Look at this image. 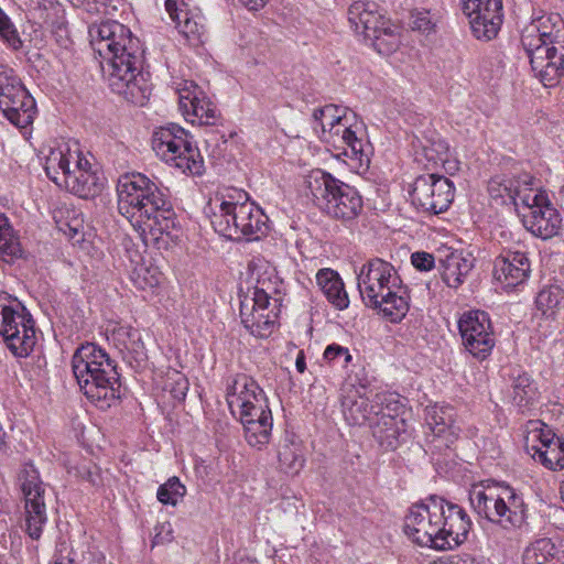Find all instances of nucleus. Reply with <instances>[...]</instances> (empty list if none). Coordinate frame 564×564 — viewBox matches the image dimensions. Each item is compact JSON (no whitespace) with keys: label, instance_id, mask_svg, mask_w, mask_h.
Instances as JSON below:
<instances>
[{"label":"nucleus","instance_id":"nucleus-1","mask_svg":"<svg viewBox=\"0 0 564 564\" xmlns=\"http://www.w3.org/2000/svg\"><path fill=\"white\" fill-rule=\"evenodd\" d=\"M90 45L101 58L100 66L111 90L143 106L151 95L150 73L143 69L144 51L130 29L117 21L89 28Z\"/></svg>","mask_w":564,"mask_h":564},{"label":"nucleus","instance_id":"nucleus-2","mask_svg":"<svg viewBox=\"0 0 564 564\" xmlns=\"http://www.w3.org/2000/svg\"><path fill=\"white\" fill-rule=\"evenodd\" d=\"M167 189L142 173H127L117 183V206L138 232L144 245L170 234L175 227V213Z\"/></svg>","mask_w":564,"mask_h":564},{"label":"nucleus","instance_id":"nucleus-3","mask_svg":"<svg viewBox=\"0 0 564 564\" xmlns=\"http://www.w3.org/2000/svg\"><path fill=\"white\" fill-rule=\"evenodd\" d=\"M473 522L457 503L430 496L413 505L404 519V533L420 546L448 550L467 540Z\"/></svg>","mask_w":564,"mask_h":564},{"label":"nucleus","instance_id":"nucleus-4","mask_svg":"<svg viewBox=\"0 0 564 564\" xmlns=\"http://www.w3.org/2000/svg\"><path fill=\"white\" fill-rule=\"evenodd\" d=\"M521 45L534 76L545 87L555 86L564 75V20L557 13L543 14L527 25Z\"/></svg>","mask_w":564,"mask_h":564},{"label":"nucleus","instance_id":"nucleus-5","mask_svg":"<svg viewBox=\"0 0 564 564\" xmlns=\"http://www.w3.org/2000/svg\"><path fill=\"white\" fill-rule=\"evenodd\" d=\"M358 290L367 307L391 323L401 322L410 308V292L395 268L381 258L365 262L357 275Z\"/></svg>","mask_w":564,"mask_h":564},{"label":"nucleus","instance_id":"nucleus-6","mask_svg":"<svg viewBox=\"0 0 564 564\" xmlns=\"http://www.w3.org/2000/svg\"><path fill=\"white\" fill-rule=\"evenodd\" d=\"M72 370L80 391L97 408L107 410L120 399L117 365L96 344L86 343L75 350Z\"/></svg>","mask_w":564,"mask_h":564},{"label":"nucleus","instance_id":"nucleus-7","mask_svg":"<svg viewBox=\"0 0 564 564\" xmlns=\"http://www.w3.org/2000/svg\"><path fill=\"white\" fill-rule=\"evenodd\" d=\"M314 130L319 139L343 150V154L360 166L369 165L371 144L365 138V127L354 112L329 104L313 111Z\"/></svg>","mask_w":564,"mask_h":564},{"label":"nucleus","instance_id":"nucleus-8","mask_svg":"<svg viewBox=\"0 0 564 564\" xmlns=\"http://www.w3.org/2000/svg\"><path fill=\"white\" fill-rule=\"evenodd\" d=\"M218 200V198L216 199ZM212 225L219 235L230 240H259L268 231V217L250 200L243 189L228 188L219 198Z\"/></svg>","mask_w":564,"mask_h":564},{"label":"nucleus","instance_id":"nucleus-9","mask_svg":"<svg viewBox=\"0 0 564 564\" xmlns=\"http://www.w3.org/2000/svg\"><path fill=\"white\" fill-rule=\"evenodd\" d=\"M307 194L328 216L355 220L362 212L364 202L358 191L322 170L312 171L306 177Z\"/></svg>","mask_w":564,"mask_h":564},{"label":"nucleus","instance_id":"nucleus-10","mask_svg":"<svg viewBox=\"0 0 564 564\" xmlns=\"http://www.w3.org/2000/svg\"><path fill=\"white\" fill-rule=\"evenodd\" d=\"M152 149L162 161L188 175H202L204 160L189 133L176 123L158 128L152 135Z\"/></svg>","mask_w":564,"mask_h":564},{"label":"nucleus","instance_id":"nucleus-11","mask_svg":"<svg viewBox=\"0 0 564 564\" xmlns=\"http://www.w3.org/2000/svg\"><path fill=\"white\" fill-rule=\"evenodd\" d=\"M350 29L380 54L393 51L399 44L394 25L381 12L379 6L369 0H356L347 10Z\"/></svg>","mask_w":564,"mask_h":564},{"label":"nucleus","instance_id":"nucleus-12","mask_svg":"<svg viewBox=\"0 0 564 564\" xmlns=\"http://www.w3.org/2000/svg\"><path fill=\"white\" fill-rule=\"evenodd\" d=\"M176 91L180 110L184 118L193 124L207 127L204 132L206 145L218 147L219 142L225 144L227 142L225 133L213 128L217 126L220 118L219 111L204 91L195 83L187 80L180 83Z\"/></svg>","mask_w":564,"mask_h":564},{"label":"nucleus","instance_id":"nucleus-13","mask_svg":"<svg viewBox=\"0 0 564 564\" xmlns=\"http://www.w3.org/2000/svg\"><path fill=\"white\" fill-rule=\"evenodd\" d=\"M0 335L17 357H28L36 344L34 321L25 307L0 304Z\"/></svg>","mask_w":564,"mask_h":564},{"label":"nucleus","instance_id":"nucleus-14","mask_svg":"<svg viewBox=\"0 0 564 564\" xmlns=\"http://www.w3.org/2000/svg\"><path fill=\"white\" fill-rule=\"evenodd\" d=\"M20 481L24 497V531L32 540H40L47 522L44 484L33 465L23 468Z\"/></svg>","mask_w":564,"mask_h":564},{"label":"nucleus","instance_id":"nucleus-15","mask_svg":"<svg viewBox=\"0 0 564 564\" xmlns=\"http://www.w3.org/2000/svg\"><path fill=\"white\" fill-rule=\"evenodd\" d=\"M454 184L447 177L426 174L415 178L410 195L416 209L430 215H438L449 208L454 199Z\"/></svg>","mask_w":564,"mask_h":564},{"label":"nucleus","instance_id":"nucleus-16","mask_svg":"<svg viewBox=\"0 0 564 564\" xmlns=\"http://www.w3.org/2000/svg\"><path fill=\"white\" fill-rule=\"evenodd\" d=\"M458 330L466 351L482 361L495 347L496 340L490 317L487 312L475 310L462 314Z\"/></svg>","mask_w":564,"mask_h":564},{"label":"nucleus","instance_id":"nucleus-17","mask_svg":"<svg viewBox=\"0 0 564 564\" xmlns=\"http://www.w3.org/2000/svg\"><path fill=\"white\" fill-rule=\"evenodd\" d=\"M383 406L387 410L397 411L402 408V403L398 400L397 395L389 392H381L375 394L369 400L368 398L358 394L357 391H351L345 394L341 399L343 414L349 425L362 426L371 424L382 413Z\"/></svg>","mask_w":564,"mask_h":564},{"label":"nucleus","instance_id":"nucleus-18","mask_svg":"<svg viewBox=\"0 0 564 564\" xmlns=\"http://www.w3.org/2000/svg\"><path fill=\"white\" fill-rule=\"evenodd\" d=\"M474 36L481 41L495 39L501 28L502 0H460Z\"/></svg>","mask_w":564,"mask_h":564},{"label":"nucleus","instance_id":"nucleus-19","mask_svg":"<svg viewBox=\"0 0 564 564\" xmlns=\"http://www.w3.org/2000/svg\"><path fill=\"white\" fill-rule=\"evenodd\" d=\"M531 263L525 252L503 250L494 260L492 276L506 290L527 281Z\"/></svg>","mask_w":564,"mask_h":564},{"label":"nucleus","instance_id":"nucleus-20","mask_svg":"<svg viewBox=\"0 0 564 564\" xmlns=\"http://www.w3.org/2000/svg\"><path fill=\"white\" fill-rule=\"evenodd\" d=\"M425 421L431 434L429 442L442 451L449 448L458 438L460 429L455 424V413L451 406L433 405L425 410Z\"/></svg>","mask_w":564,"mask_h":564},{"label":"nucleus","instance_id":"nucleus-21","mask_svg":"<svg viewBox=\"0 0 564 564\" xmlns=\"http://www.w3.org/2000/svg\"><path fill=\"white\" fill-rule=\"evenodd\" d=\"M240 318L245 328L259 338L269 337L278 319V308L273 304H260L249 295L240 301Z\"/></svg>","mask_w":564,"mask_h":564},{"label":"nucleus","instance_id":"nucleus-22","mask_svg":"<svg viewBox=\"0 0 564 564\" xmlns=\"http://www.w3.org/2000/svg\"><path fill=\"white\" fill-rule=\"evenodd\" d=\"M89 167V162L78 154L69 171L66 172L62 186L85 199L99 195L104 188L102 180Z\"/></svg>","mask_w":564,"mask_h":564},{"label":"nucleus","instance_id":"nucleus-23","mask_svg":"<svg viewBox=\"0 0 564 564\" xmlns=\"http://www.w3.org/2000/svg\"><path fill=\"white\" fill-rule=\"evenodd\" d=\"M508 486L489 480L473 485L469 490V501L474 511L491 523L496 522L505 492Z\"/></svg>","mask_w":564,"mask_h":564},{"label":"nucleus","instance_id":"nucleus-24","mask_svg":"<svg viewBox=\"0 0 564 564\" xmlns=\"http://www.w3.org/2000/svg\"><path fill=\"white\" fill-rule=\"evenodd\" d=\"M522 223L532 235L546 240L560 234L562 218L557 209L547 200L523 214Z\"/></svg>","mask_w":564,"mask_h":564},{"label":"nucleus","instance_id":"nucleus-25","mask_svg":"<svg viewBox=\"0 0 564 564\" xmlns=\"http://www.w3.org/2000/svg\"><path fill=\"white\" fill-rule=\"evenodd\" d=\"M267 398L258 382L245 373L229 377L227 380V403L232 413L236 408H250L258 403L256 400Z\"/></svg>","mask_w":564,"mask_h":564},{"label":"nucleus","instance_id":"nucleus-26","mask_svg":"<svg viewBox=\"0 0 564 564\" xmlns=\"http://www.w3.org/2000/svg\"><path fill=\"white\" fill-rule=\"evenodd\" d=\"M399 410L393 411L383 406L382 413L371 424L372 435L384 449H395L400 443L401 437L405 433V420L399 417Z\"/></svg>","mask_w":564,"mask_h":564},{"label":"nucleus","instance_id":"nucleus-27","mask_svg":"<svg viewBox=\"0 0 564 564\" xmlns=\"http://www.w3.org/2000/svg\"><path fill=\"white\" fill-rule=\"evenodd\" d=\"M165 10L180 33L193 43L202 42L205 24L200 14L188 10L186 4L180 0H165Z\"/></svg>","mask_w":564,"mask_h":564},{"label":"nucleus","instance_id":"nucleus-28","mask_svg":"<svg viewBox=\"0 0 564 564\" xmlns=\"http://www.w3.org/2000/svg\"><path fill=\"white\" fill-rule=\"evenodd\" d=\"M502 502L505 506L500 507L495 524L505 530H518L527 525L528 505L522 494L508 486Z\"/></svg>","mask_w":564,"mask_h":564},{"label":"nucleus","instance_id":"nucleus-29","mask_svg":"<svg viewBox=\"0 0 564 564\" xmlns=\"http://www.w3.org/2000/svg\"><path fill=\"white\" fill-rule=\"evenodd\" d=\"M533 177L529 174L519 175L516 180H509L503 185V191L508 195L514 206H523L528 212L533 210L535 207L543 205L549 200L547 196L542 192H534L531 187Z\"/></svg>","mask_w":564,"mask_h":564},{"label":"nucleus","instance_id":"nucleus-30","mask_svg":"<svg viewBox=\"0 0 564 564\" xmlns=\"http://www.w3.org/2000/svg\"><path fill=\"white\" fill-rule=\"evenodd\" d=\"M0 111L15 127L26 128L30 126L36 113V104L28 90L24 96L3 99L0 102Z\"/></svg>","mask_w":564,"mask_h":564},{"label":"nucleus","instance_id":"nucleus-31","mask_svg":"<svg viewBox=\"0 0 564 564\" xmlns=\"http://www.w3.org/2000/svg\"><path fill=\"white\" fill-rule=\"evenodd\" d=\"M316 283L335 308L343 311L348 307V294L338 272L328 268L321 269L316 273Z\"/></svg>","mask_w":564,"mask_h":564},{"label":"nucleus","instance_id":"nucleus-32","mask_svg":"<svg viewBox=\"0 0 564 564\" xmlns=\"http://www.w3.org/2000/svg\"><path fill=\"white\" fill-rule=\"evenodd\" d=\"M78 154V151H70L68 147L51 150L44 166L47 177L58 186H62L66 172L69 171Z\"/></svg>","mask_w":564,"mask_h":564},{"label":"nucleus","instance_id":"nucleus-33","mask_svg":"<svg viewBox=\"0 0 564 564\" xmlns=\"http://www.w3.org/2000/svg\"><path fill=\"white\" fill-rule=\"evenodd\" d=\"M564 550L549 538L536 539L531 542L523 551V564H556Z\"/></svg>","mask_w":564,"mask_h":564},{"label":"nucleus","instance_id":"nucleus-34","mask_svg":"<svg viewBox=\"0 0 564 564\" xmlns=\"http://www.w3.org/2000/svg\"><path fill=\"white\" fill-rule=\"evenodd\" d=\"M282 281L274 274V270H265L263 275H259L254 286L251 300L258 301L260 304H273L274 308H279L282 302L280 286Z\"/></svg>","mask_w":564,"mask_h":564},{"label":"nucleus","instance_id":"nucleus-35","mask_svg":"<svg viewBox=\"0 0 564 564\" xmlns=\"http://www.w3.org/2000/svg\"><path fill=\"white\" fill-rule=\"evenodd\" d=\"M278 459L279 466L284 473L299 474L305 463L301 443L286 436L279 445Z\"/></svg>","mask_w":564,"mask_h":564},{"label":"nucleus","instance_id":"nucleus-36","mask_svg":"<svg viewBox=\"0 0 564 564\" xmlns=\"http://www.w3.org/2000/svg\"><path fill=\"white\" fill-rule=\"evenodd\" d=\"M539 395L533 379L525 372L518 375L511 384L510 399L520 411H525L534 404Z\"/></svg>","mask_w":564,"mask_h":564},{"label":"nucleus","instance_id":"nucleus-37","mask_svg":"<svg viewBox=\"0 0 564 564\" xmlns=\"http://www.w3.org/2000/svg\"><path fill=\"white\" fill-rule=\"evenodd\" d=\"M531 456L550 470L564 468V445L560 441L541 440V446H531Z\"/></svg>","mask_w":564,"mask_h":564},{"label":"nucleus","instance_id":"nucleus-38","mask_svg":"<svg viewBox=\"0 0 564 564\" xmlns=\"http://www.w3.org/2000/svg\"><path fill=\"white\" fill-rule=\"evenodd\" d=\"M22 256V248L9 218L0 213V259L10 262Z\"/></svg>","mask_w":564,"mask_h":564},{"label":"nucleus","instance_id":"nucleus-39","mask_svg":"<svg viewBox=\"0 0 564 564\" xmlns=\"http://www.w3.org/2000/svg\"><path fill=\"white\" fill-rule=\"evenodd\" d=\"M473 268L474 264L470 259L452 254L445 261L442 279L449 288L456 289L463 284Z\"/></svg>","mask_w":564,"mask_h":564},{"label":"nucleus","instance_id":"nucleus-40","mask_svg":"<svg viewBox=\"0 0 564 564\" xmlns=\"http://www.w3.org/2000/svg\"><path fill=\"white\" fill-rule=\"evenodd\" d=\"M272 426L273 419L268 420V416L251 423L247 420V423L243 424L247 443L251 447L262 449L270 442Z\"/></svg>","mask_w":564,"mask_h":564},{"label":"nucleus","instance_id":"nucleus-41","mask_svg":"<svg viewBox=\"0 0 564 564\" xmlns=\"http://www.w3.org/2000/svg\"><path fill=\"white\" fill-rule=\"evenodd\" d=\"M564 300V291L560 286H550L541 290L535 299L538 311L546 318H555Z\"/></svg>","mask_w":564,"mask_h":564},{"label":"nucleus","instance_id":"nucleus-42","mask_svg":"<svg viewBox=\"0 0 564 564\" xmlns=\"http://www.w3.org/2000/svg\"><path fill=\"white\" fill-rule=\"evenodd\" d=\"M28 90L15 72L7 65H0V102L3 99L24 96Z\"/></svg>","mask_w":564,"mask_h":564},{"label":"nucleus","instance_id":"nucleus-43","mask_svg":"<svg viewBox=\"0 0 564 564\" xmlns=\"http://www.w3.org/2000/svg\"><path fill=\"white\" fill-rule=\"evenodd\" d=\"M185 495L186 487L176 476L169 478L156 491V498L161 503L173 507L181 502Z\"/></svg>","mask_w":564,"mask_h":564},{"label":"nucleus","instance_id":"nucleus-44","mask_svg":"<svg viewBox=\"0 0 564 564\" xmlns=\"http://www.w3.org/2000/svg\"><path fill=\"white\" fill-rule=\"evenodd\" d=\"M116 335L118 340L122 341L123 349L131 352L137 361L145 358L144 344L137 329L121 327L117 330Z\"/></svg>","mask_w":564,"mask_h":564},{"label":"nucleus","instance_id":"nucleus-45","mask_svg":"<svg viewBox=\"0 0 564 564\" xmlns=\"http://www.w3.org/2000/svg\"><path fill=\"white\" fill-rule=\"evenodd\" d=\"M131 280L138 289H153L160 284L161 273L156 267L140 263L133 269Z\"/></svg>","mask_w":564,"mask_h":564},{"label":"nucleus","instance_id":"nucleus-46","mask_svg":"<svg viewBox=\"0 0 564 564\" xmlns=\"http://www.w3.org/2000/svg\"><path fill=\"white\" fill-rule=\"evenodd\" d=\"M256 401L258 403H256L254 406L237 408L239 410L240 421L242 424L247 423V420L250 421V423L252 421L262 420L263 416H268V420L272 419L268 398H262L260 395V399Z\"/></svg>","mask_w":564,"mask_h":564},{"label":"nucleus","instance_id":"nucleus-47","mask_svg":"<svg viewBox=\"0 0 564 564\" xmlns=\"http://www.w3.org/2000/svg\"><path fill=\"white\" fill-rule=\"evenodd\" d=\"M0 36L13 48L19 50L22 42L10 19L0 8Z\"/></svg>","mask_w":564,"mask_h":564},{"label":"nucleus","instance_id":"nucleus-48","mask_svg":"<svg viewBox=\"0 0 564 564\" xmlns=\"http://www.w3.org/2000/svg\"><path fill=\"white\" fill-rule=\"evenodd\" d=\"M411 28L420 32L430 33L434 30L435 23L432 21L429 11H416L411 15Z\"/></svg>","mask_w":564,"mask_h":564},{"label":"nucleus","instance_id":"nucleus-49","mask_svg":"<svg viewBox=\"0 0 564 564\" xmlns=\"http://www.w3.org/2000/svg\"><path fill=\"white\" fill-rule=\"evenodd\" d=\"M323 357L328 362H334L343 358V366H347L351 361V355L348 348L337 344H332L324 350Z\"/></svg>","mask_w":564,"mask_h":564},{"label":"nucleus","instance_id":"nucleus-50","mask_svg":"<svg viewBox=\"0 0 564 564\" xmlns=\"http://www.w3.org/2000/svg\"><path fill=\"white\" fill-rule=\"evenodd\" d=\"M411 262L420 271H430L434 268V257L427 252H414Z\"/></svg>","mask_w":564,"mask_h":564},{"label":"nucleus","instance_id":"nucleus-51","mask_svg":"<svg viewBox=\"0 0 564 564\" xmlns=\"http://www.w3.org/2000/svg\"><path fill=\"white\" fill-rule=\"evenodd\" d=\"M75 8H83L89 13H99L106 9L108 0H69Z\"/></svg>","mask_w":564,"mask_h":564},{"label":"nucleus","instance_id":"nucleus-52","mask_svg":"<svg viewBox=\"0 0 564 564\" xmlns=\"http://www.w3.org/2000/svg\"><path fill=\"white\" fill-rule=\"evenodd\" d=\"M173 540V529L170 522H163L155 527L154 544H164Z\"/></svg>","mask_w":564,"mask_h":564},{"label":"nucleus","instance_id":"nucleus-53","mask_svg":"<svg viewBox=\"0 0 564 564\" xmlns=\"http://www.w3.org/2000/svg\"><path fill=\"white\" fill-rule=\"evenodd\" d=\"M188 391V381L184 377H178L175 380V386L171 389L173 398L177 401L185 399Z\"/></svg>","mask_w":564,"mask_h":564},{"label":"nucleus","instance_id":"nucleus-54","mask_svg":"<svg viewBox=\"0 0 564 564\" xmlns=\"http://www.w3.org/2000/svg\"><path fill=\"white\" fill-rule=\"evenodd\" d=\"M431 564H477L475 558L468 554L454 555L445 560H438Z\"/></svg>","mask_w":564,"mask_h":564},{"label":"nucleus","instance_id":"nucleus-55","mask_svg":"<svg viewBox=\"0 0 564 564\" xmlns=\"http://www.w3.org/2000/svg\"><path fill=\"white\" fill-rule=\"evenodd\" d=\"M516 178L517 177H510V180H516ZM507 181H509V178H503L501 181H499V180H491L489 182V187H488L490 194L494 197H501L502 199L508 198V195L503 191V185L499 184V183H506Z\"/></svg>","mask_w":564,"mask_h":564},{"label":"nucleus","instance_id":"nucleus-56","mask_svg":"<svg viewBox=\"0 0 564 564\" xmlns=\"http://www.w3.org/2000/svg\"><path fill=\"white\" fill-rule=\"evenodd\" d=\"M249 11H259L265 7L268 0H238Z\"/></svg>","mask_w":564,"mask_h":564},{"label":"nucleus","instance_id":"nucleus-57","mask_svg":"<svg viewBox=\"0 0 564 564\" xmlns=\"http://www.w3.org/2000/svg\"><path fill=\"white\" fill-rule=\"evenodd\" d=\"M295 367L300 373H303L306 369L305 355H304L303 350H300L297 352L296 360H295Z\"/></svg>","mask_w":564,"mask_h":564},{"label":"nucleus","instance_id":"nucleus-58","mask_svg":"<svg viewBox=\"0 0 564 564\" xmlns=\"http://www.w3.org/2000/svg\"><path fill=\"white\" fill-rule=\"evenodd\" d=\"M53 564H74V560L59 553L54 555Z\"/></svg>","mask_w":564,"mask_h":564},{"label":"nucleus","instance_id":"nucleus-59","mask_svg":"<svg viewBox=\"0 0 564 564\" xmlns=\"http://www.w3.org/2000/svg\"><path fill=\"white\" fill-rule=\"evenodd\" d=\"M448 163V170L456 171L458 170V163L457 162H447Z\"/></svg>","mask_w":564,"mask_h":564},{"label":"nucleus","instance_id":"nucleus-60","mask_svg":"<svg viewBox=\"0 0 564 564\" xmlns=\"http://www.w3.org/2000/svg\"><path fill=\"white\" fill-rule=\"evenodd\" d=\"M561 498L564 502V480L562 481L561 488H560Z\"/></svg>","mask_w":564,"mask_h":564},{"label":"nucleus","instance_id":"nucleus-61","mask_svg":"<svg viewBox=\"0 0 564 564\" xmlns=\"http://www.w3.org/2000/svg\"><path fill=\"white\" fill-rule=\"evenodd\" d=\"M556 564H564V552L561 555V558H560V561Z\"/></svg>","mask_w":564,"mask_h":564},{"label":"nucleus","instance_id":"nucleus-62","mask_svg":"<svg viewBox=\"0 0 564 564\" xmlns=\"http://www.w3.org/2000/svg\"><path fill=\"white\" fill-rule=\"evenodd\" d=\"M70 230L74 232V235L77 234V229L76 228H70Z\"/></svg>","mask_w":564,"mask_h":564}]
</instances>
